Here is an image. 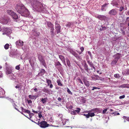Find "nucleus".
Here are the masks:
<instances>
[{"label": "nucleus", "mask_w": 129, "mask_h": 129, "mask_svg": "<svg viewBox=\"0 0 129 129\" xmlns=\"http://www.w3.org/2000/svg\"><path fill=\"white\" fill-rule=\"evenodd\" d=\"M15 7L17 11L22 16L27 17L29 15V13L28 10L22 4H17Z\"/></svg>", "instance_id": "nucleus-1"}, {"label": "nucleus", "mask_w": 129, "mask_h": 129, "mask_svg": "<svg viewBox=\"0 0 129 129\" xmlns=\"http://www.w3.org/2000/svg\"><path fill=\"white\" fill-rule=\"evenodd\" d=\"M31 3L33 8L38 12L42 11L43 5L41 3L37 0H27Z\"/></svg>", "instance_id": "nucleus-2"}, {"label": "nucleus", "mask_w": 129, "mask_h": 129, "mask_svg": "<svg viewBox=\"0 0 129 129\" xmlns=\"http://www.w3.org/2000/svg\"><path fill=\"white\" fill-rule=\"evenodd\" d=\"M38 57L39 60L41 63L45 67H46V65L45 59L43 56L40 53L38 54Z\"/></svg>", "instance_id": "nucleus-3"}, {"label": "nucleus", "mask_w": 129, "mask_h": 129, "mask_svg": "<svg viewBox=\"0 0 129 129\" xmlns=\"http://www.w3.org/2000/svg\"><path fill=\"white\" fill-rule=\"evenodd\" d=\"M21 110L22 112H24L25 113H27L29 114V116L28 117H27L25 115V116L27 117L29 119L32 120L31 119H30L31 118L32 116H34V114L30 112V111L29 110L24 109V108L23 107H21Z\"/></svg>", "instance_id": "nucleus-4"}, {"label": "nucleus", "mask_w": 129, "mask_h": 129, "mask_svg": "<svg viewBox=\"0 0 129 129\" xmlns=\"http://www.w3.org/2000/svg\"><path fill=\"white\" fill-rule=\"evenodd\" d=\"M9 20V19L6 16H4L3 17L1 18L0 20L1 22L2 23L4 24H6L8 23Z\"/></svg>", "instance_id": "nucleus-5"}, {"label": "nucleus", "mask_w": 129, "mask_h": 129, "mask_svg": "<svg viewBox=\"0 0 129 129\" xmlns=\"http://www.w3.org/2000/svg\"><path fill=\"white\" fill-rule=\"evenodd\" d=\"M40 127L42 128H45L49 126L50 125L47 124V122L45 121H42L41 122Z\"/></svg>", "instance_id": "nucleus-6"}, {"label": "nucleus", "mask_w": 129, "mask_h": 129, "mask_svg": "<svg viewBox=\"0 0 129 129\" xmlns=\"http://www.w3.org/2000/svg\"><path fill=\"white\" fill-rule=\"evenodd\" d=\"M95 17L98 18L101 20H105L106 19V17L103 15H98L95 16Z\"/></svg>", "instance_id": "nucleus-7"}, {"label": "nucleus", "mask_w": 129, "mask_h": 129, "mask_svg": "<svg viewBox=\"0 0 129 129\" xmlns=\"http://www.w3.org/2000/svg\"><path fill=\"white\" fill-rule=\"evenodd\" d=\"M4 33L3 34V35L10 34L11 32V29L8 28H4Z\"/></svg>", "instance_id": "nucleus-8"}, {"label": "nucleus", "mask_w": 129, "mask_h": 129, "mask_svg": "<svg viewBox=\"0 0 129 129\" xmlns=\"http://www.w3.org/2000/svg\"><path fill=\"white\" fill-rule=\"evenodd\" d=\"M102 110L100 108H95L92 109L91 110V111L94 112V113L98 112V113H101L102 112Z\"/></svg>", "instance_id": "nucleus-9"}, {"label": "nucleus", "mask_w": 129, "mask_h": 129, "mask_svg": "<svg viewBox=\"0 0 129 129\" xmlns=\"http://www.w3.org/2000/svg\"><path fill=\"white\" fill-rule=\"evenodd\" d=\"M109 14L112 15H115L117 14V11L115 9H113L110 11Z\"/></svg>", "instance_id": "nucleus-10"}, {"label": "nucleus", "mask_w": 129, "mask_h": 129, "mask_svg": "<svg viewBox=\"0 0 129 129\" xmlns=\"http://www.w3.org/2000/svg\"><path fill=\"white\" fill-rule=\"evenodd\" d=\"M7 0H0V7L6 4Z\"/></svg>", "instance_id": "nucleus-11"}, {"label": "nucleus", "mask_w": 129, "mask_h": 129, "mask_svg": "<svg viewBox=\"0 0 129 129\" xmlns=\"http://www.w3.org/2000/svg\"><path fill=\"white\" fill-rule=\"evenodd\" d=\"M23 42L20 40L17 41L16 42V45L19 46H22L23 45Z\"/></svg>", "instance_id": "nucleus-12"}, {"label": "nucleus", "mask_w": 129, "mask_h": 129, "mask_svg": "<svg viewBox=\"0 0 129 129\" xmlns=\"http://www.w3.org/2000/svg\"><path fill=\"white\" fill-rule=\"evenodd\" d=\"M12 71L11 68H8L7 69V70L6 71V73L7 75L11 74V75H14L13 73H12Z\"/></svg>", "instance_id": "nucleus-13"}, {"label": "nucleus", "mask_w": 129, "mask_h": 129, "mask_svg": "<svg viewBox=\"0 0 129 129\" xmlns=\"http://www.w3.org/2000/svg\"><path fill=\"white\" fill-rule=\"evenodd\" d=\"M121 54L119 53H117V54L114 55L113 56V57H115L114 58L116 59H117L118 60V59L121 57Z\"/></svg>", "instance_id": "nucleus-14"}, {"label": "nucleus", "mask_w": 129, "mask_h": 129, "mask_svg": "<svg viewBox=\"0 0 129 129\" xmlns=\"http://www.w3.org/2000/svg\"><path fill=\"white\" fill-rule=\"evenodd\" d=\"M50 28V32L51 33V36L52 37H53L54 36V27H52L51 28Z\"/></svg>", "instance_id": "nucleus-15"}, {"label": "nucleus", "mask_w": 129, "mask_h": 129, "mask_svg": "<svg viewBox=\"0 0 129 129\" xmlns=\"http://www.w3.org/2000/svg\"><path fill=\"white\" fill-rule=\"evenodd\" d=\"M91 78L93 80H95L99 79L100 77L98 75H94L91 76Z\"/></svg>", "instance_id": "nucleus-16"}, {"label": "nucleus", "mask_w": 129, "mask_h": 129, "mask_svg": "<svg viewBox=\"0 0 129 129\" xmlns=\"http://www.w3.org/2000/svg\"><path fill=\"white\" fill-rule=\"evenodd\" d=\"M124 9L125 10H126L127 9V8L126 5L125 6H121L119 8V11H120L121 12Z\"/></svg>", "instance_id": "nucleus-17"}, {"label": "nucleus", "mask_w": 129, "mask_h": 129, "mask_svg": "<svg viewBox=\"0 0 129 129\" xmlns=\"http://www.w3.org/2000/svg\"><path fill=\"white\" fill-rule=\"evenodd\" d=\"M45 71L44 69H42L40 72L38 74L41 76H43L45 73Z\"/></svg>", "instance_id": "nucleus-18"}, {"label": "nucleus", "mask_w": 129, "mask_h": 129, "mask_svg": "<svg viewBox=\"0 0 129 129\" xmlns=\"http://www.w3.org/2000/svg\"><path fill=\"white\" fill-rule=\"evenodd\" d=\"M11 16L14 19L16 20L18 18V15L15 12L14 13V14H13V15H12Z\"/></svg>", "instance_id": "nucleus-19"}, {"label": "nucleus", "mask_w": 129, "mask_h": 129, "mask_svg": "<svg viewBox=\"0 0 129 129\" xmlns=\"http://www.w3.org/2000/svg\"><path fill=\"white\" fill-rule=\"evenodd\" d=\"M47 97L44 98H42L41 100V102H42L43 104H45L47 101Z\"/></svg>", "instance_id": "nucleus-20"}, {"label": "nucleus", "mask_w": 129, "mask_h": 129, "mask_svg": "<svg viewBox=\"0 0 129 129\" xmlns=\"http://www.w3.org/2000/svg\"><path fill=\"white\" fill-rule=\"evenodd\" d=\"M7 14L11 16L13 15V14H14V12L11 10H8L7 11Z\"/></svg>", "instance_id": "nucleus-21"}, {"label": "nucleus", "mask_w": 129, "mask_h": 129, "mask_svg": "<svg viewBox=\"0 0 129 129\" xmlns=\"http://www.w3.org/2000/svg\"><path fill=\"white\" fill-rule=\"evenodd\" d=\"M55 29L57 31V34L60 32L61 30L60 26H57V27H55Z\"/></svg>", "instance_id": "nucleus-22"}, {"label": "nucleus", "mask_w": 129, "mask_h": 129, "mask_svg": "<svg viewBox=\"0 0 129 129\" xmlns=\"http://www.w3.org/2000/svg\"><path fill=\"white\" fill-rule=\"evenodd\" d=\"M108 5V4L107 3H105L104 5H103L102 6L101 10L102 11H106V7L107 5Z\"/></svg>", "instance_id": "nucleus-23"}, {"label": "nucleus", "mask_w": 129, "mask_h": 129, "mask_svg": "<svg viewBox=\"0 0 129 129\" xmlns=\"http://www.w3.org/2000/svg\"><path fill=\"white\" fill-rule=\"evenodd\" d=\"M118 60L114 58L111 62V64L112 65H114L117 63Z\"/></svg>", "instance_id": "nucleus-24"}, {"label": "nucleus", "mask_w": 129, "mask_h": 129, "mask_svg": "<svg viewBox=\"0 0 129 129\" xmlns=\"http://www.w3.org/2000/svg\"><path fill=\"white\" fill-rule=\"evenodd\" d=\"M120 87L122 88H129V84H123L121 85Z\"/></svg>", "instance_id": "nucleus-25"}, {"label": "nucleus", "mask_w": 129, "mask_h": 129, "mask_svg": "<svg viewBox=\"0 0 129 129\" xmlns=\"http://www.w3.org/2000/svg\"><path fill=\"white\" fill-rule=\"evenodd\" d=\"M28 97L31 100L35 99H36L37 97L36 96L29 95H28Z\"/></svg>", "instance_id": "nucleus-26"}, {"label": "nucleus", "mask_w": 129, "mask_h": 129, "mask_svg": "<svg viewBox=\"0 0 129 129\" xmlns=\"http://www.w3.org/2000/svg\"><path fill=\"white\" fill-rule=\"evenodd\" d=\"M59 57L62 61L64 62V60H65V58L63 56L61 55H59Z\"/></svg>", "instance_id": "nucleus-27"}, {"label": "nucleus", "mask_w": 129, "mask_h": 129, "mask_svg": "<svg viewBox=\"0 0 129 129\" xmlns=\"http://www.w3.org/2000/svg\"><path fill=\"white\" fill-rule=\"evenodd\" d=\"M47 24L48 27L50 28H51L52 27H54V25L51 22H47Z\"/></svg>", "instance_id": "nucleus-28"}, {"label": "nucleus", "mask_w": 129, "mask_h": 129, "mask_svg": "<svg viewBox=\"0 0 129 129\" xmlns=\"http://www.w3.org/2000/svg\"><path fill=\"white\" fill-rule=\"evenodd\" d=\"M57 82L58 85L60 86H63V85L61 83L60 80L59 79L57 80Z\"/></svg>", "instance_id": "nucleus-29"}, {"label": "nucleus", "mask_w": 129, "mask_h": 129, "mask_svg": "<svg viewBox=\"0 0 129 129\" xmlns=\"http://www.w3.org/2000/svg\"><path fill=\"white\" fill-rule=\"evenodd\" d=\"M66 63L68 66L69 67H70L71 66V65L70 62L69 60V59L67 58L66 59Z\"/></svg>", "instance_id": "nucleus-30"}, {"label": "nucleus", "mask_w": 129, "mask_h": 129, "mask_svg": "<svg viewBox=\"0 0 129 129\" xmlns=\"http://www.w3.org/2000/svg\"><path fill=\"white\" fill-rule=\"evenodd\" d=\"M46 81L47 83L48 86H49L50 84L51 83V81L50 80L48 79L47 78L46 79Z\"/></svg>", "instance_id": "nucleus-31"}, {"label": "nucleus", "mask_w": 129, "mask_h": 129, "mask_svg": "<svg viewBox=\"0 0 129 129\" xmlns=\"http://www.w3.org/2000/svg\"><path fill=\"white\" fill-rule=\"evenodd\" d=\"M73 54L75 57L77 58H80V56L76 52H74L73 53Z\"/></svg>", "instance_id": "nucleus-32"}, {"label": "nucleus", "mask_w": 129, "mask_h": 129, "mask_svg": "<svg viewBox=\"0 0 129 129\" xmlns=\"http://www.w3.org/2000/svg\"><path fill=\"white\" fill-rule=\"evenodd\" d=\"M42 91H43L45 92L48 93L50 92V91L49 90V89H48L45 88H44L43 89Z\"/></svg>", "instance_id": "nucleus-33"}, {"label": "nucleus", "mask_w": 129, "mask_h": 129, "mask_svg": "<svg viewBox=\"0 0 129 129\" xmlns=\"http://www.w3.org/2000/svg\"><path fill=\"white\" fill-rule=\"evenodd\" d=\"M84 67L85 70L87 72H88V66L86 63H85L84 65Z\"/></svg>", "instance_id": "nucleus-34"}, {"label": "nucleus", "mask_w": 129, "mask_h": 129, "mask_svg": "<svg viewBox=\"0 0 129 129\" xmlns=\"http://www.w3.org/2000/svg\"><path fill=\"white\" fill-rule=\"evenodd\" d=\"M88 114H89V117H92L95 116V114L93 112H90L88 113Z\"/></svg>", "instance_id": "nucleus-35"}, {"label": "nucleus", "mask_w": 129, "mask_h": 129, "mask_svg": "<svg viewBox=\"0 0 129 129\" xmlns=\"http://www.w3.org/2000/svg\"><path fill=\"white\" fill-rule=\"evenodd\" d=\"M40 33L39 32H37L36 31H35L34 33V35L36 36H39L40 35Z\"/></svg>", "instance_id": "nucleus-36"}, {"label": "nucleus", "mask_w": 129, "mask_h": 129, "mask_svg": "<svg viewBox=\"0 0 129 129\" xmlns=\"http://www.w3.org/2000/svg\"><path fill=\"white\" fill-rule=\"evenodd\" d=\"M55 66H60V67H61V65L59 61H57L55 63Z\"/></svg>", "instance_id": "nucleus-37"}, {"label": "nucleus", "mask_w": 129, "mask_h": 129, "mask_svg": "<svg viewBox=\"0 0 129 129\" xmlns=\"http://www.w3.org/2000/svg\"><path fill=\"white\" fill-rule=\"evenodd\" d=\"M84 83L85 85L87 87H89L90 86V84L89 83V81H84Z\"/></svg>", "instance_id": "nucleus-38"}, {"label": "nucleus", "mask_w": 129, "mask_h": 129, "mask_svg": "<svg viewBox=\"0 0 129 129\" xmlns=\"http://www.w3.org/2000/svg\"><path fill=\"white\" fill-rule=\"evenodd\" d=\"M113 6H115L116 7H118L119 6V4L117 2H113Z\"/></svg>", "instance_id": "nucleus-39"}, {"label": "nucleus", "mask_w": 129, "mask_h": 129, "mask_svg": "<svg viewBox=\"0 0 129 129\" xmlns=\"http://www.w3.org/2000/svg\"><path fill=\"white\" fill-rule=\"evenodd\" d=\"M9 46L8 44H6L4 46V48L6 50L8 49L9 48Z\"/></svg>", "instance_id": "nucleus-40"}, {"label": "nucleus", "mask_w": 129, "mask_h": 129, "mask_svg": "<svg viewBox=\"0 0 129 129\" xmlns=\"http://www.w3.org/2000/svg\"><path fill=\"white\" fill-rule=\"evenodd\" d=\"M76 109L77 110H75L74 111L78 113H79L81 110L80 108H76Z\"/></svg>", "instance_id": "nucleus-41"}, {"label": "nucleus", "mask_w": 129, "mask_h": 129, "mask_svg": "<svg viewBox=\"0 0 129 129\" xmlns=\"http://www.w3.org/2000/svg\"><path fill=\"white\" fill-rule=\"evenodd\" d=\"M77 80L78 81L79 83H80L82 84H83V83L81 80V79L80 78L77 79Z\"/></svg>", "instance_id": "nucleus-42"}, {"label": "nucleus", "mask_w": 129, "mask_h": 129, "mask_svg": "<svg viewBox=\"0 0 129 129\" xmlns=\"http://www.w3.org/2000/svg\"><path fill=\"white\" fill-rule=\"evenodd\" d=\"M67 92L69 94H70L71 95H72L73 94L71 92L69 89L68 88H67Z\"/></svg>", "instance_id": "nucleus-43"}, {"label": "nucleus", "mask_w": 129, "mask_h": 129, "mask_svg": "<svg viewBox=\"0 0 129 129\" xmlns=\"http://www.w3.org/2000/svg\"><path fill=\"white\" fill-rule=\"evenodd\" d=\"M114 77L116 78H119L120 77V76H119V75L118 74H116L114 75Z\"/></svg>", "instance_id": "nucleus-44"}, {"label": "nucleus", "mask_w": 129, "mask_h": 129, "mask_svg": "<svg viewBox=\"0 0 129 129\" xmlns=\"http://www.w3.org/2000/svg\"><path fill=\"white\" fill-rule=\"evenodd\" d=\"M58 21H56L55 22V27H57V26H60L59 24L58 23Z\"/></svg>", "instance_id": "nucleus-45"}, {"label": "nucleus", "mask_w": 129, "mask_h": 129, "mask_svg": "<svg viewBox=\"0 0 129 129\" xmlns=\"http://www.w3.org/2000/svg\"><path fill=\"white\" fill-rule=\"evenodd\" d=\"M123 119H125L128 121H129V117H126L125 116H123Z\"/></svg>", "instance_id": "nucleus-46"}, {"label": "nucleus", "mask_w": 129, "mask_h": 129, "mask_svg": "<svg viewBox=\"0 0 129 129\" xmlns=\"http://www.w3.org/2000/svg\"><path fill=\"white\" fill-rule=\"evenodd\" d=\"M71 25V23L70 22H68L66 25V26H67L68 27H70Z\"/></svg>", "instance_id": "nucleus-47"}, {"label": "nucleus", "mask_w": 129, "mask_h": 129, "mask_svg": "<svg viewBox=\"0 0 129 129\" xmlns=\"http://www.w3.org/2000/svg\"><path fill=\"white\" fill-rule=\"evenodd\" d=\"M27 101L28 103L29 104L31 105V104L32 101L31 100H27Z\"/></svg>", "instance_id": "nucleus-48"}, {"label": "nucleus", "mask_w": 129, "mask_h": 129, "mask_svg": "<svg viewBox=\"0 0 129 129\" xmlns=\"http://www.w3.org/2000/svg\"><path fill=\"white\" fill-rule=\"evenodd\" d=\"M125 22L126 23H129V17H127L126 20Z\"/></svg>", "instance_id": "nucleus-49"}, {"label": "nucleus", "mask_w": 129, "mask_h": 129, "mask_svg": "<svg viewBox=\"0 0 129 129\" xmlns=\"http://www.w3.org/2000/svg\"><path fill=\"white\" fill-rule=\"evenodd\" d=\"M20 66V64L16 66L15 67V69L17 70H19L20 69V67L19 66Z\"/></svg>", "instance_id": "nucleus-50"}, {"label": "nucleus", "mask_w": 129, "mask_h": 129, "mask_svg": "<svg viewBox=\"0 0 129 129\" xmlns=\"http://www.w3.org/2000/svg\"><path fill=\"white\" fill-rule=\"evenodd\" d=\"M83 115L84 116H86L87 118H89V114H88H88H83Z\"/></svg>", "instance_id": "nucleus-51"}, {"label": "nucleus", "mask_w": 129, "mask_h": 129, "mask_svg": "<svg viewBox=\"0 0 129 129\" xmlns=\"http://www.w3.org/2000/svg\"><path fill=\"white\" fill-rule=\"evenodd\" d=\"M80 49L81 50V51L83 52L84 50V48L83 47H82L80 48Z\"/></svg>", "instance_id": "nucleus-52"}, {"label": "nucleus", "mask_w": 129, "mask_h": 129, "mask_svg": "<svg viewBox=\"0 0 129 129\" xmlns=\"http://www.w3.org/2000/svg\"><path fill=\"white\" fill-rule=\"evenodd\" d=\"M90 66L91 67V68L92 67H93V66H94V64L93 63L91 62V63H90L89 64Z\"/></svg>", "instance_id": "nucleus-53"}, {"label": "nucleus", "mask_w": 129, "mask_h": 129, "mask_svg": "<svg viewBox=\"0 0 129 129\" xmlns=\"http://www.w3.org/2000/svg\"><path fill=\"white\" fill-rule=\"evenodd\" d=\"M107 109H106L104 110L103 111V114H105L106 112L107 111Z\"/></svg>", "instance_id": "nucleus-54"}, {"label": "nucleus", "mask_w": 129, "mask_h": 129, "mask_svg": "<svg viewBox=\"0 0 129 129\" xmlns=\"http://www.w3.org/2000/svg\"><path fill=\"white\" fill-rule=\"evenodd\" d=\"M125 97V95H123L122 96H119V98L120 99H122L124 98Z\"/></svg>", "instance_id": "nucleus-55"}, {"label": "nucleus", "mask_w": 129, "mask_h": 129, "mask_svg": "<svg viewBox=\"0 0 129 129\" xmlns=\"http://www.w3.org/2000/svg\"><path fill=\"white\" fill-rule=\"evenodd\" d=\"M88 54L90 56L91 58L92 56L90 52V51H88Z\"/></svg>", "instance_id": "nucleus-56"}, {"label": "nucleus", "mask_w": 129, "mask_h": 129, "mask_svg": "<svg viewBox=\"0 0 129 129\" xmlns=\"http://www.w3.org/2000/svg\"><path fill=\"white\" fill-rule=\"evenodd\" d=\"M71 114L73 115H75L76 114V113L74 111H72L71 112Z\"/></svg>", "instance_id": "nucleus-57"}, {"label": "nucleus", "mask_w": 129, "mask_h": 129, "mask_svg": "<svg viewBox=\"0 0 129 129\" xmlns=\"http://www.w3.org/2000/svg\"><path fill=\"white\" fill-rule=\"evenodd\" d=\"M32 111L34 113L37 114V113H38L37 111H35L33 109L32 110Z\"/></svg>", "instance_id": "nucleus-58"}, {"label": "nucleus", "mask_w": 129, "mask_h": 129, "mask_svg": "<svg viewBox=\"0 0 129 129\" xmlns=\"http://www.w3.org/2000/svg\"><path fill=\"white\" fill-rule=\"evenodd\" d=\"M49 86V88H52L53 87V85L51 83L50 84Z\"/></svg>", "instance_id": "nucleus-59"}, {"label": "nucleus", "mask_w": 129, "mask_h": 129, "mask_svg": "<svg viewBox=\"0 0 129 129\" xmlns=\"http://www.w3.org/2000/svg\"><path fill=\"white\" fill-rule=\"evenodd\" d=\"M20 87V86L18 84L15 87L16 88H19Z\"/></svg>", "instance_id": "nucleus-60"}, {"label": "nucleus", "mask_w": 129, "mask_h": 129, "mask_svg": "<svg viewBox=\"0 0 129 129\" xmlns=\"http://www.w3.org/2000/svg\"><path fill=\"white\" fill-rule=\"evenodd\" d=\"M61 100H62L61 98L60 97H59L57 99V100H58V101H61Z\"/></svg>", "instance_id": "nucleus-61"}, {"label": "nucleus", "mask_w": 129, "mask_h": 129, "mask_svg": "<svg viewBox=\"0 0 129 129\" xmlns=\"http://www.w3.org/2000/svg\"><path fill=\"white\" fill-rule=\"evenodd\" d=\"M97 72L98 73H99V74H102V73L101 71L98 70L97 71Z\"/></svg>", "instance_id": "nucleus-62"}, {"label": "nucleus", "mask_w": 129, "mask_h": 129, "mask_svg": "<svg viewBox=\"0 0 129 129\" xmlns=\"http://www.w3.org/2000/svg\"><path fill=\"white\" fill-rule=\"evenodd\" d=\"M91 68H93L94 70H93V71L94 72L95 71L96 69H95V68L94 67V66H93V67H92Z\"/></svg>", "instance_id": "nucleus-63"}, {"label": "nucleus", "mask_w": 129, "mask_h": 129, "mask_svg": "<svg viewBox=\"0 0 129 129\" xmlns=\"http://www.w3.org/2000/svg\"><path fill=\"white\" fill-rule=\"evenodd\" d=\"M58 116L60 117V118H61V117L62 116V115L61 114H59L58 115Z\"/></svg>", "instance_id": "nucleus-64"}]
</instances>
